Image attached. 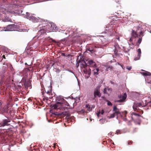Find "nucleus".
<instances>
[{"label": "nucleus", "mask_w": 151, "mask_h": 151, "mask_svg": "<svg viewBox=\"0 0 151 151\" xmlns=\"http://www.w3.org/2000/svg\"><path fill=\"white\" fill-rule=\"evenodd\" d=\"M127 97V95L126 93H124L123 95H120L119 97L120 100H117V102H122L125 101V100Z\"/></svg>", "instance_id": "obj_9"}, {"label": "nucleus", "mask_w": 151, "mask_h": 151, "mask_svg": "<svg viewBox=\"0 0 151 151\" xmlns=\"http://www.w3.org/2000/svg\"><path fill=\"white\" fill-rule=\"evenodd\" d=\"M10 119L7 117V119H3L2 122L0 123V127L9 125V124L8 123L10 122Z\"/></svg>", "instance_id": "obj_7"}, {"label": "nucleus", "mask_w": 151, "mask_h": 151, "mask_svg": "<svg viewBox=\"0 0 151 151\" xmlns=\"http://www.w3.org/2000/svg\"><path fill=\"white\" fill-rule=\"evenodd\" d=\"M107 89L109 91H111V88H108Z\"/></svg>", "instance_id": "obj_46"}, {"label": "nucleus", "mask_w": 151, "mask_h": 151, "mask_svg": "<svg viewBox=\"0 0 151 151\" xmlns=\"http://www.w3.org/2000/svg\"><path fill=\"white\" fill-rule=\"evenodd\" d=\"M106 71H108L109 70H110V71H111L113 70L114 68L113 66H108L107 65L106 66Z\"/></svg>", "instance_id": "obj_16"}, {"label": "nucleus", "mask_w": 151, "mask_h": 151, "mask_svg": "<svg viewBox=\"0 0 151 151\" xmlns=\"http://www.w3.org/2000/svg\"><path fill=\"white\" fill-rule=\"evenodd\" d=\"M143 36H144L143 32L142 31H141L140 32L139 34V36L140 37H142H142Z\"/></svg>", "instance_id": "obj_29"}, {"label": "nucleus", "mask_w": 151, "mask_h": 151, "mask_svg": "<svg viewBox=\"0 0 151 151\" xmlns=\"http://www.w3.org/2000/svg\"><path fill=\"white\" fill-rule=\"evenodd\" d=\"M113 111L115 115H116L117 116V119H118L119 116H120L121 117L123 116L121 114V113L119 111V109L117 108L116 106H114Z\"/></svg>", "instance_id": "obj_6"}, {"label": "nucleus", "mask_w": 151, "mask_h": 151, "mask_svg": "<svg viewBox=\"0 0 151 151\" xmlns=\"http://www.w3.org/2000/svg\"><path fill=\"white\" fill-rule=\"evenodd\" d=\"M93 99H95L97 97L99 98L101 96L99 88L97 87L95 88L93 91Z\"/></svg>", "instance_id": "obj_5"}, {"label": "nucleus", "mask_w": 151, "mask_h": 151, "mask_svg": "<svg viewBox=\"0 0 151 151\" xmlns=\"http://www.w3.org/2000/svg\"><path fill=\"white\" fill-rule=\"evenodd\" d=\"M7 27L8 31H15L17 29V26L14 24L8 25Z\"/></svg>", "instance_id": "obj_8"}, {"label": "nucleus", "mask_w": 151, "mask_h": 151, "mask_svg": "<svg viewBox=\"0 0 151 151\" xmlns=\"http://www.w3.org/2000/svg\"><path fill=\"white\" fill-rule=\"evenodd\" d=\"M10 19L8 17H6L4 19H2V21L4 22H7L10 21Z\"/></svg>", "instance_id": "obj_22"}, {"label": "nucleus", "mask_w": 151, "mask_h": 151, "mask_svg": "<svg viewBox=\"0 0 151 151\" xmlns=\"http://www.w3.org/2000/svg\"><path fill=\"white\" fill-rule=\"evenodd\" d=\"M25 16L27 19L34 22H38L40 20V18H37L31 15L28 12L26 13Z\"/></svg>", "instance_id": "obj_3"}, {"label": "nucleus", "mask_w": 151, "mask_h": 151, "mask_svg": "<svg viewBox=\"0 0 151 151\" xmlns=\"http://www.w3.org/2000/svg\"><path fill=\"white\" fill-rule=\"evenodd\" d=\"M133 38H132V37H131L130 39H129V41H132V39H133Z\"/></svg>", "instance_id": "obj_44"}, {"label": "nucleus", "mask_w": 151, "mask_h": 151, "mask_svg": "<svg viewBox=\"0 0 151 151\" xmlns=\"http://www.w3.org/2000/svg\"><path fill=\"white\" fill-rule=\"evenodd\" d=\"M107 105L109 106H111L112 105L111 102L109 101H107Z\"/></svg>", "instance_id": "obj_35"}, {"label": "nucleus", "mask_w": 151, "mask_h": 151, "mask_svg": "<svg viewBox=\"0 0 151 151\" xmlns=\"http://www.w3.org/2000/svg\"><path fill=\"white\" fill-rule=\"evenodd\" d=\"M2 57H3V58H5V56L4 55H3L2 56Z\"/></svg>", "instance_id": "obj_49"}, {"label": "nucleus", "mask_w": 151, "mask_h": 151, "mask_svg": "<svg viewBox=\"0 0 151 151\" xmlns=\"http://www.w3.org/2000/svg\"><path fill=\"white\" fill-rule=\"evenodd\" d=\"M132 68V67H127V69L128 70H130Z\"/></svg>", "instance_id": "obj_39"}, {"label": "nucleus", "mask_w": 151, "mask_h": 151, "mask_svg": "<svg viewBox=\"0 0 151 151\" xmlns=\"http://www.w3.org/2000/svg\"><path fill=\"white\" fill-rule=\"evenodd\" d=\"M104 113V110L103 109L101 110V112L100 114H103Z\"/></svg>", "instance_id": "obj_42"}, {"label": "nucleus", "mask_w": 151, "mask_h": 151, "mask_svg": "<svg viewBox=\"0 0 151 151\" xmlns=\"http://www.w3.org/2000/svg\"><path fill=\"white\" fill-rule=\"evenodd\" d=\"M61 55L62 56H65V54L64 53H62Z\"/></svg>", "instance_id": "obj_47"}, {"label": "nucleus", "mask_w": 151, "mask_h": 151, "mask_svg": "<svg viewBox=\"0 0 151 151\" xmlns=\"http://www.w3.org/2000/svg\"><path fill=\"white\" fill-rule=\"evenodd\" d=\"M118 49L115 48L114 50V52L115 55H116L117 54V49Z\"/></svg>", "instance_id": "obj_36"}, {"label": "nucleus", "mask_w": 151, "mask_h": 151, "mask_svg": "<svg viewBox=\"0 0 151 151\" xmlns=\"http://www.w3.org/2000/svg\"><path fill=\"white\" fill-rule=\"evenodd\" d=\"M114 47L115 48L118 49L119 48V45L117 43H116L114 45Z\"/></svg>", "instance_id": "obj_32"}, {"label": "nucleus", "mask_w": 151, "mask_h": 151, "mask_svg": "<svg viewBox=\"0 0 151 151\" xmlns=\"http://www.w3.org/2000/svg\"><path fill=\"white\" fill-rule=\"evenodd\" d=\"M63 106H62V107H63L64 109H65V108L67 109H72V107H71L70 106L69 104L66 101L64 103H63Z\"/></svg>", "instance_id": "obj_11"}, {"label": "nucleus", "mask_w": 151, "mask_h": 151, "mask_svg": "<svg viewBox=\"0 0 151 151\" xmlns=\"http://www.w3.org/2000/svg\"><path fill=\"white\" fill-rule=\"evenodd\" d=\"M25 65H27V63H25Z\"/></svg>", "instance_id": "obj_54"}, {"label": "nucleus", "mask_w": 151, "mask_h": 151, "mask_svg": "<svg viewBox=\"0 0 151 151\" xmlns=\"http://www.w3.org/2000/svg\"><path fill=\"white\" fill-rule=\"evenodd\" d=\"M2 105V103H1V102H0V106H1Z\"/></svg>", "instance_id": "obj_52"}, {"label": "nucleus", "mask_w": 151, "mask_h": 151, "mask_svg": "<svg viewBox=\"0 0 151 151\" xmlns=\"http://www.w3.org/2000/svg\"><path fill=\"white\" fill-rule=\"evenodd\" d=\"M132 37V38H135L138 37V35L133 30H132L131 34Z\"/></svg>", "instance_id": "obj_14"}, {"label": "nucleus", "mask_w": 151, "mask_h": 151, "mask_svg": "<svg viewBox=\"0 0 151 151\" xmlns=\"http://www.w3.org/2000/svg\"><path fill=\"white\" fill-rule=\"evenodd\" d=\"M146 105H144V106H145Z\"/></svg>", "instance_id": "obj_55"}, {"label": "nucleus", "mask_w": 151, "mask_h": 151, "mask_svg": "<svg viewBox=\"0 0 151 151\" xmlns=\"http://www.w3.org/2000/svg\"><path fill=\"white\" fill-rule=\"evenodd\" d=\"M50 24L51 27L50 29H49V30H52L56 29V26L55 24H54L53 23H51Z\"/></svg>", "instance_id": "obj_15"}, {"label": "nucleus", "mask_w": 151, "mask_h": 151, "mask_svg": "<svg viewBox=\"0 0 151 151\" xmlns=\"http://www.w3.org/2000/svg\"><path fill=\"white\" fill-rule=\"evenodd\" d=\"M132 115L133 114L134 115L137 116H140V115H139V114L133 112V113H132Z\"/></svg>", "instance_id": "obj_34"}, {"label": "nucleus", "mask_w": 151, "mask_h": 151, "mask_svg": "<svg viewBox=\"0 0 151 151\" xmlns=\"http://www.w3.org/2000/svg\"><path fill=\"white\" fill-rule=\"evenodd\" d=\"M56 100L59 101L56 102V104L53 105L52 108L54 109H60L63 106L64 103L65 102V100L61 96H57L56 98Z\"/></svg>", "instance_id": "obj_2"}, {"label": "nucleus", "mask_w": 151, "mask_h": 151, "mask_svg": "<svg viewBox=\"0 0 151 151\" xmlns=\"http://www.w3.org/2000/svg\"><path fill=\"white\" fill-rule=\"evenodd\" d=\"M100 123L101 124H104L106 122V120L105 119H101L99 120Z\"/></svg>", "instance_id": "obj_24"}, {"label": "nucleus", "mask_w": 151, "mask_h": 151, "mask_svg": "<svg viewBox=\"0 0 151 151\" xmlns=\"http://www.w3.org/2000/svg\"><path fill=\"white\" fill-rule=\"evenodd\" d=\"M137 52H138L137 55L141 56V50L140 48H139L137 50Z\"/></svg>", "instance_id": "obj_28"}, {"label": "nucleus", "mask_w": 151, "mask_h": 151, "mask_svg": "<svg viewBox=\"0 0 151 151\" xmlns=\"http://www.w3.org/2000/svg\"><path fill=\"white\" fill-rule=\"evenodd\" d=\"M79 66V63H77L76 64V66L77 68H78Z\"/></svg>", "instance_id": "obj_43"}, {"label": "nucleus", "mask_w": 151, "mask_h": 151, "mask_svg": "<svg viewBox=\"0 0 151 151\" xmlns=\"http://www.w3.org/2000/svg\"><path fill=\"white\" fill-rule=\"evenodd\" d=\"M14 5L15 6H19V5L18 4V3L16 4V3H15L14 2Z\"/></svg>", "instance_id": "obj_41"}, {"label": "nucleus", "mask_w": 151, "mask_h": 151, "mask_svg": "<svg viewBox=\"0 0 151 151\" xmlns=\"http://www.w3.org/2000/svg\"><path fill=\"white\" fill-rule=\"evenodd\" d=\"M80 64L81 69V71H83L84 73L87 74L88 76L86 77L88 78L91 74V70L89 65H88L84 61H83Z\"/></svg>", "instance_id": "obj_1"}, {"label": "nucleus", "mask_w": 151, "mask_h": 151, "mask_svg": "<svg viewBox=\"0 0 151 151\" xmlns=\"http://www.w3.org/2000/svg\"><path fill=\"white\" fill-rule=\"evenodd\" d=\"M48 90L47 91L45 90V92L49 95H51L52 94L51 88L50 87H48Z\"/></svg>", "instance_id": "obj_18"}, {"label": "nucleus", "mask_w": 151, "mask_h": 151, "mask_svg": "<svg viewBox=\"0 0 151 151\" xmlns=\"http://www.w3.org/2000/svg\"><path fill=\"white\" fill-rule=\"evenodd\" d=\"M4 1H5L4 0H3Z\"/></svg>", "instance_id": "obj_57"}, {"label": "nucleus", "mask_w": 151, "mask_h": 151, "mask_svg": "<svg viewBox=\"0 0 151 151\" xmlns=\"http://www.w3.org/2000/svg\"><path fill=\"white\" fill-rule=\"evenodd\" d=\"M0 111L2 112H4L5 111V109L3 107L0 106Z\"/></svg>", "instance_id": "obj_25"}, {"label": "nucleus", "mask_w": 151, "mask_h": 151, "mask_svg": "<svg viewBox=\"0 0 151 151\" xmlns=\"http://www.w3.org/2000/svg\"><path fill=\"white\" fill-rule=\"evenodd\" d=\"M86 107L87 108V110L88 111H91L92 110V108L90 107V105L88 104H87L86 105Z\"/></svg>", "instance_id": "obj_23"}, {"label": "nucleus", "mask_w": 151, "mask_h": 151, "mask_svg": "<svg viewBox=\"0 0 151 151\" xmlns=\"http://www.w3.org/2000/svg\"><path fill=\"white\" fill-rule=\"evenodd\" d=\"M7 27H2V29L3 30V31H8V30H7Z\"/></svg>", "instance_id": "obj_33"}, {"label": "nucleus", "mask_w": 151, "mask_h": 151, "mask_svg": "<svg viewBox=\"0 0 151 151\" xmlns=\"http://www.w3.org/2000/svg\"><path fill=\"white\" fill-rule=\"evenodd\" d=\"M107 89L106 88H105L103 91V92L104 93H106Z\"/></svg>", "instance_id": "obj_38"}, {"label": "nucleus", "mask_w": 151, "mask_h": 151, "mask_svg": "<svg viewBox=\"0 0 151 151\" xmlns=\"http://www.w3.org/2000/svg\"><path fill=\"white\" fill-rule=\"evenodd\" d=\"M141 106L142 105L141 103H135L133 106V108L134 111H136L139 109V107Z\"/></svg>", "instance_id": "obj_10"}, {"label": "nucleus", "mask_w": 151, "mask_h": 151, "mask_svg": "<svg viewBox=\"0 0 151 151\" xmlns=\"http://www.w3.org/2000/svg\"><path fill=\"white\" fill-rule=\"evenodd\" d=\"M149 104H151V100L150 101L148 102L147 104V105Z\"/></svg>", "instance_id": "obj_45"}, {"label": "nucleus", "mask_w": 151, "mask_h": 151, "mask_svg": "<svg viewBox=\"0 0 151 151\" xmlns=\"http://www.w3.org/2000/svg\"><path fill=\"white\" fill-rule=\"evenodd\" d=\"M42 28L38 32V34L40 35L44 34L46 33V32H48L47 31H49V29L50 26L49 25H46V26H42Z\"/></svg>", "instance_id": "obj_4"}, {"label": "nucleus", "mask_w": 151, "mask_h": 151, "mask_svg": "<svg viewBox=\"0 0 151 151\" xmlns=\"http://www.w3.org/2000/svg\"><path fill=\"white\" fill-rule=\"evenodd\" d=\"M87 50L89 51V52H94L93 49L92 48H87Z\"/></svg>", "instance_id": "obj_27"}, {"label": "nucleus", "mask_w": 151, "mask_h": 151, "mask_svg": "<svg viewBox=\"0 0 151 151\" xmlns=\"http://www.w3.org/2000/svg\"><path fill=\"white\" fill-rule=\"evenodd\" d=\"M150 32L151 33V30L150 31Z\"/></svg>", "instance_id": "obj_56"}, {"label": "nucleus", "mask_w": 151, "mask_h": 151, "mask_svg": "<svg viewBox=\"0 0 151 151\" xmlns=\"http://www.w3.org/2000/svg\"><path fill=\"white\" fill-rule=\"evenodd\" d=\"M88 63L89 66L94 67L96 65V63L95 62L93 61L92 60H89Z\"/></svg>", "instance_id": "obj_13"}, {"label": "nucleus", "mask_w": 151, "mask_h": 151, "mask_svg": "<svg viewBox=\"0 0 151 151\" xmlns=\"http://www.w3.org/2000/svg\"><path fill=\"white\" fill-rule=\"evenodd\" d=\"M141 73L143 76H151V73L148 71H145V72L142 73Z\"/></svg>", "instance_id": "obj_17"}, {"label": "nucleus", "mask_w": 151, "mask_h": 151, "mask_svg": "<svg viewBox=\"0 0 151 151\" xmlns=\"http://www.w3.org/2000/svg\"><path fill=\"white\" fill-rule=\"evenodd\" d=\"M92 71L93 73V74L96 76L98 75L99 73V68L96 67H94Z\"/></svg>", "instance_id": "obj_12"}, {"label": "nucleus", "mask_w": 151, "mask_h": 151, "mask_svg": "<svg viewBox=\"0 0 151 151\" xmlns=\"http://www.w3.org/2000/svg\"><path fill=\"white\" fill-rule=\"evenodd\" d=\"M121 114L123 116L122 118H124V121H125L126 119L125 118H124L126 116L127 114V112L126 111H124V112H122L121 113Z\"/></svg>", "instance_id": "obj_19"}, {"label": "nucleus", "mask_w": 151, "mask_h": 151, "mask_svg": "<svg viewBox=\"0 0 151 151\" xmlns=\"http://www.w3.org/2000/svg\"><path fill=\"white\" fill-rule=\"evenodd\" d=\"M115 115L113 113L112 114L110 115V116L109 117V118H113L115 117Z\"/></svg>", "instance_id": "obj_30"}, {"label": "nucleus", "mask_w": 151, "mask_h": 151, "mask_svg": "<svg viewBox=\"0 0 151 151\" xmlns=\"http://www.w3.org/2000/svg\"><path fill=\"white\" fill-rule=\"evenodd\" d=\"M110 83L112 84H113L114 83L112 81H110Z\"/></svg>", "instance_id": "obj_50"}, {"label": "nucleus", "mask_w": 151, "mask_h": 151, "mask_svg": "<svg viewBox=\"0 0 151 151\" xmlns=\"http://www.w3.org/2000/svg\"><path fill=\"white\" fill-rule=\"evenodd\" d=\"M116 134H121V131L120 130H117L116 131Z\"/></svg>", "instance_id": "obj_31"}, {"label": "nucleus", "mask_w": 151, "mask_h": 151, "mask_svg": "<svg viewBox=\"0 0 151 151\" xmlns=\"http://www.w3.org/2000/svg\"><path fill=\"white\" fill-rule=\"evenodd\" d=\"M0 141L4 142L5 141L4 138L2 137V134H0Z\"/></svg>", "instance_id": "obj_21"}, {"label": "nucleus", "mask_w": 151, "mask_h": 151, "mask_svg": "<svg viewBox=\"0 0 151 151\" xmlns=\"http://www.w3.org/2000/svg\"><path fill=\"white\" fill-rule=\"evenodd\" d=\"M42 95L43 96H44V91H42Z\"/></svg>", "instance_id": "obj_48"}, {"label": "nucleus", "mask_w": 151, "mask_h": 151, "mask_svg": "<svg viewBox=\"0 0 151 151\" xmlns=\"http://www.w3.org/2000/svg\"><path fill=\"white\" fill-rule=\"evenodd\" d=\"M140 55H137V56L134 58V60L135 61L139 60L140 59Z\"/></svg>", "instance_id": "obj_26"}, {"label": "nucleus", "mask_w": 151, "mask_h": 151, "mask_svg": "<svg viewBox=\"0 0 151 151\" xmlns=\"http://www.w3.org/2000/svg\"><path fill=\"white\" fill-rule=\"evenodd\" d=\"M53 42H56L55 40H53Z\"/></svg>", "instance_id": "obj_53"}, {"label": "nucleus", "mask_w": 151, "mask_h": 151, "mask_svg": "<svg viewBox=\"0 0 151 151\" xmlns=\"http://www.w3.org/2000/svg\"><path fill=\"white\" fill-rule=\"evenodd\" d=\"M142 38V37H139L137 41V43L136 44V45H137L138 47L139 46V44H140Z\"/></svg>", "instance_id": "obj_20"}, {"label": "nucleus", "mask_w": 151, "mask_h": 151, "mask_svg": "<svg viewBox=\"0 0 151 151\" xmlns=\"http://www.w3.org/2000/svg\"><path fill=\"white\" fill-rule=\"evenodd\" d=\"M101 112L100 111L98 113H97V115L98 117H99V116Z\"/></svg>", "instance_id": "obj_40"}, {"label": "nucleus", "mask_w": 151, "mask_h": 151, "mask_svg": "<svg viewBox=\"0 0 151 151\" xmlns=\"http://www.w3.org/2000/svg\"><path fill=\"white\" fill-rule=\"evenodd\" d=\"M84 110H83V109H82L81 110V112H84Z\"/></svg>", "instance_id": "obj_51"}, {"label": "nucleus", "mask_w": 151, "mask_h": 151, "mask_svg": "<svg viewBox=\"0 0 151 151\" xmlns=\"http://www.w3.org/2000/svg\"><path fill=\"white\" fill-rule=\"evenodd\" d=\"M133 143V142L132 141H129L128 143V145H131Z\"/></svg>", "instance_id": "obj_37"}]
</instances>
